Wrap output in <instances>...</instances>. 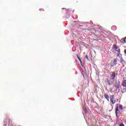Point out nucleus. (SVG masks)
I'll return each mask as SVG.
<instances>
[{
    "label": "nucleus",
    "mask_w": 126,
    "mask_h": 126,
    "mask_svg": "<svg viewBox=\"0 0 126 126\" xmlns=\"http://www.w3.org/2000/svg\"><path fill=\"white\" fill-rule=\"evenodd\" d=\"M113 48H114V49H115L116 51H117V50H118V46H117V45H114L113 46Z\"/></svg>",
    "instance_id": "obj_12"
},
{
    "label": "nucleus",
    "mask_w": 126,
    "mask_h": 126,
    "mask_svg": "<svg viewBox=\"0 0 126 126\" xmlns=\"http://www.w3.org/2000/svg\"><path fill=\"white\" fill-rule=\"evenodd\" d=\"M110 101L112 105H114V104H116V98H115V96H114V95L110 96Z\"/></svg>",
    "instance_id": "obj_2"
},
{
    "label": "nucleus",
    "mask_w": 126,
    "mask_h": 126,
    "mask_svg": "<svg viewBox=\"0 0 126 126\" xmlns=\"http://www.w3.org/2000/svg\"><path fill=\"white\" fill-rule=\"evenodd\" d=\"M125 78H126V74L124 76V81L122 84L123 86H124V87H126V79L125 80Z\"/></svg>",
    "instance_id": "obj_6"
},
{
    "label": "nucleus",
    "mask_w": 126,
    "mask_h": 126,
    "mask_svg": "<svg viewBox=\"0 0 126 126\" xmlns=\"http://www.w3.org/2000/svg\"><path fill=\"white\" fill-rule=\"evenodd\" d=\"M117 63V58H115L113 61V64H114V65H116Z\"/></svg>",
    "instance_id": "obj_9"
},
{
    "label": "nucleus",
    "mask_w": 126,
    "mask_h": 126,
    "mask_svg": "<svg viewBox=\"0 0 126 126\" xmlns=\"http://www.w3.org/2000/svg\"><path fill=\"white\" fill-rule=\"evenodd\" d=\"M116 111H115V114H116V117H118V112H119V104H117V106H116Z\"/></svg>",
    "instance_id": "obj_5"
},
{
    "label": "nucleus",
    "mask_w": 126,
    "mask_h": 126,
    "mask_svg": "<svg viewBox=\"0 0 126 126\" xmlns=\"http://www.w3.org/2000/svg\"><path fill=\"white\" fill-rule=\"evenodd\" d=\"M125 87H126L124 86L121 87V91L122 93H125V92H126V89Z\"/></svg>",
    "instance_id": "obj_4"
},
{
    "label": "nucleus",
    "mask_w": 126,
    "mask_h": 126,
    "mask_svg": "<svg viewBox=\"0 0 126 126\" xmlns=\"http://www.w3.org/2000/svg\"><path fill=\"white\" fill-rule=\"evenodd\" d=\"M79 61L81 64H82V61L81 60V59L79 60Z\"/></svg>",
    "instance_id": "obj_15"
},
{
    "label": "nucleus",
    "mask_w": 126,
    "mask_h": 126,
    "mask_svg": "<svg viewBox=\"0 0 126 126\" xmlns=\"http://www.w3.org/2000/svg\"><path fill=\"white\" fill-rule=\"evenodd\" d=\"M39 10L41 11V10H42V9H40Z\"/></svg>",
    "instance_id": "obj_21"
},
{
    "label": "nucleus",
    "mask_w": 126,
    "mask_h": 126,
    "mask_svg": "<svg viewBox=\"0 0 126 126\" xmlns=\"http://www.w3.org/2000/svg\"><path fill=\"white\" fill-rule=\"evenodd\" d=\"M115 86L116 90L118 89L120 90V87H121V82H120L119 81H116Z\"/></svg>",
    "instance_id": "obj_1"
},
{
    "label": "nucleus",
    "mask_w": 126,
    "mask_h": 126,
    "mask_svg": "<svg viewBox=\"0 0 126 126\" xmlns=\"http://www.w3.org/2000/svg\"><path fill=\"white\" fill-rule=\"evenodd\" d=\"M62 9H65V8H62Z\"/></svg>",
    "instance_id": "obj_20"
},
{
    "label": "nucleus",
    "mask_w": 126,
    "mask_h": 126,
    "mask_svg": "<svg viewBox=\"0 0 126 126\" xmlns=\"http://www.w3.org/2000/svg\"><path fill=\"white\" fill-rule=\"evenodd\" d=\"M84 112H85L86 114H88L87 110H86V109L84 110Z\"/></svg>",
    "instance_id": "obj_18"
},
{
    "label": "nucleus",
    "mask_w": 126,
    "mask_h": 126,
    "mask_svg": "<svg viewBox=\"0 0 126 126\" xmlns=\"http://www.w3.org/2000/svg\"><path fill=\"white\" fill-rule=\"evenodd\" d=\"M119 109L121 110V111H123V110H124V107H123V105L122 104L119 105Z\"/></svg>",
    "instance_id": "obj_10"
},
{
    "label": "nucleus",
    "mask_w": 126,
    "mask_h": 126,
    "mask_svg": "<svg viewBox=\"0 0 126 126\" xmlns=\"http://www.w3.org/2000/svg\"><path fill=\"white\" fill-rule=\"evenodd\" d=\"M116 52H118V53H121V49H118V50H116Z\"/></svg>",
    "instance_id": "obj_13"
},
{
    "label": "nucleus",
    "mask_w": 126,
    "mask_h": 126,
    "mask_svg": "<svg viewBox=\"0 0 126 126\" xmlns=\"http://www.w3.org/2000/svg\"><path fill=\"white\" fill-rule=\"evenodd\" d=\"M124 53H125V55H126V49H125V50H124Z\"/></svg>",
    "instance_id": "obj_19"
},
{
    "label": "nucleus",
    "mask_w": 126,
    "mask_h": 126,
    "mask_svg": "<svg viewBox=\"0 0 126 126\" xmlns=\"http://www.w3.org/2000/svg\"><path fill=\"white\" fill-rule=\"evenodd\" d=\"M120 126H125V125H124V123H121Z\"/></svg>",
    "instance_id": "obj_17"
},
{
    "label": "nucleus",
    "mask_w": 126,
    "mask_h": 126,
    "mask_svg": "<svg viewBox=\"0 0 126 126\" xmlns=\"http://www.w3.org/2000/svg\"><path fill=\"white\" fill-rule=\"evenodd\" d=\"M77 59L79 60H80V58H79V56H78V55H77Z\"/></svg>",
    "instance_id": "obj_16"
},
{
    "label": "nucleus",
    "mask_w": 126,
    "mask_h": 126,
    "mask_svg": "<svg viewBox=\"0 0 126 126\" xmlns=\"http://www.w3.org/2000/svg\"><path fill=\"white\" fill-rule=\"evenodd\" d=\"M116 75H118V74H116L115 72H112L110 76V79H115Z\"/></svg>",
    "instance_id": "obj_3"
},
{
    "label": "nucleus",
    "mask_w": 126,
    "mask_h": 126,
    "mask_svg": "<svg viewBox=\"0 0 126 126\" xmlns=\"http://www.w3.org/2000/svg\"><path fill=\"white\" fill-rule=\"evenodd\" d=\"M104 97L105 98V99H107V101H109V100H110V96H109L108 94H105L104 95Z\"/></svg>",
    "instance_id": "obj_7"
},
{
    "label": "nucleus",
    "mask_w": 126,
    "mask_h": 126,
    "mask_svg": "<svg viewBox=\"0 0 126 126\" xmlns=\"http://www.w3.org/2000/svg\"><path fill=\"white\" fill-rule=\"evenodd\" d=\"M120 62L122 64H125V63H126V61H125L124 59H121Z\"/></svg>",
    "instance_id": "obj_11"
},
{
    "label": "nucleus",
    "mask_w": 126,
    "mask_h": 126,
    "mask_svg": "<svg viewBox=\"0 0 126 126\" xmlns=\"http://www.w3.org/2000/svg\"><path fill=\"white\" fill-rule=\"evenodd\" d=\"M121 42L122 43H126V37L123 38L121 39Z\"/></svg>",
    "instance_id": "obj_8"
},
{
    "label": "nucleus",
    "mask_w": 126,
    "mask_h": 126,
    "mask_svg": "<svg viewBox=\"0 0 126 126\" xmlns=\"http://www.w3.org/2000/svg\"><path fill=\"white\" fill-rule=\"evenodd\" d=\"M85 58L88 60V61H89V58H88V56L86 55Z\"/></svg>",
    "instance_id": "obj_14"
}]
</instances>
